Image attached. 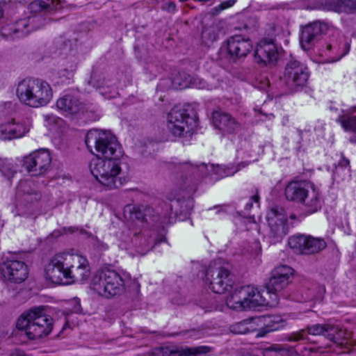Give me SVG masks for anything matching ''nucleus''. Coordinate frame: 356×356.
I'll use <instances>...</instances> for the list:
<instances>
[{
    "label": "nucleus",
    "mask_w": 356,
    "mask_h": 356,
    "mask_svg": "<svg viewBox=\"0 0 356 356\" xmlns=\"http://www.w3.org/2000/svg\"><path fill=\"white\" fill-rule=\"evenodd\" d=\"M280 291H270L266 288V291L265 292V295L263 294L260 291V296L264 299V304L260 305L259 307L261 306H270V307H275L276 306L279 302V298L277 295V292Z\"/></svg>",
    "instance_id": "obj_36"
},
{
    "label": "nucleus",
    "mask_w": 356,
    "mask_h": 356,
    "mask_svg": "<svg viewBox=\"0 0 356 356\" xmlns=\"http://www.w3.org/2000/svg\"><path fill=\"white\" fill-rule=\"evenodd\" d=\"M278 350L279 352H284V350L282 348H279Z\"/></svg>",
    "instance_id": "obj_49"
},
{
    "label": "nucleus",
    "mask_w": 356,
    "mask_h": 356,
    "mask_svg": "<svg viewBox=\"0 0 356 356\" xmlns=\"http://www.w3.org/2000/svg\"><path fill=\"white\" fill-rule=\"evenodd\" d=\"M51 157L49 152L42 149L31 153L23 159V165L33 176L43 175L50 166Z\"/></svg>",
    "instance_id": "obj_13"
},
{
    "label": "nucleus",
    "mask_w": 356,
    "mask_h": 356,
    "mask_svg": "<svg viewBox=\"0 0 356 356\" xmlns=\"http://www.w3.org/2000/svg\"><path fill=\"white\" fill-rule=\"evenodd\" d=\"M193 121V119L186 113L184 108L176 106L168 115V129L174 136H181Z\"/></svg>",
    "instance_id": "obj_18"
},
{
    "label": "nucleus",
    "mask_w": 356,
    "mask_h": 356,
    "mask_svg": "<svg viewBox=\"0 0 356 356\" xmlns=\"http://www.w3.org/2000/svg\"><path fill=\"white\" fill-rule=\"evenodd\" d=\"M249 163L247 162H241L236 166L230 164L227 166H217L214 169L215 173L223 177L227 176L234 175L236 172L239 171L241 168L246 167Z\"/></svg>",
    "instance_id": "obj_31"
},
{
    "label": "nucleus",
    "mask_w": 356,
    "mask_h": 356,
    "mask_svg": "<svg viewBox=\"0 0 356 356\" xmlns=\"http://www.w3.org/2000/svg\"><path fill=\"white\" fill-rule=\"evenodd\" d=\"M328 8L336 13H349L356 8L354 0H329L327 3Z\"/></svg>",
    "instance_id": "obj_28"
},
{
    "label": "nucleus",
    "mask_w": 356,
    "mask_h": 356,
    "mask_svg": "<svg viewBox=\"0 0 356 356\" xmlns=\"http://www.w3.org/2000/svg\"><path fill=\"white\" fill-rule=\"evenodd\" d=\"M293 274V270L289 266L281 265L275 268L271 272V276L266 288L270 291H282L289 283V280Z\"/></svg>",
    "instance_id": "obj_21"
},
{
    "label": "nucleus",
    "mask_w": 356,
    "mask_h": 356,
    "mask_svg": "<svg viewBox=\"0 0 356 356\" xmlns=\"http://www.w3.org/2000/svg\"><path fill=\"white\" fill-rule=\"evenodd\" d=\"M259 196L257 194L252 196L249 202H248L245 205V209L250 210L252 207L253 202H256V203H259Z\"/></svg>",
    "instance_id": "obj_44"
},
{
    "label": "nucleus",
    "mask_w": 356,
    "mask_h": 356,
    "mask_svg": "<svg viewBox=\"0 0 356 356\" xmlns=\"http://www.w3.org/2000/svg\"><path fill=\"white\" fill-rule=\"evenodd\" d=\"M16 95L22 104L32 108H40L50 102L53 90L46 81L27 78L18 83Z\"/></svg>",
    "instance_id": "obj_2"
},
{
    "label": "nucleus",
    "mask_w": 356,
    "mask_h": 356,
    "mask_svg": "<svg viewBox=\"0 0 356 356\" xmlns=\"http://www.w3.org/2000/svg\"><path fill=\"white\" fill-rule=\"evenodd\" d=\"M211 289L216 293H224L232 288L233 281L229 271L224 268L220 259L211 263L206 272Z\"/></svg>",
    "instance_id": "obj_7"
},
{
    "label": "nucleus",
    "mask_w": 356,
    "mask_h": 356,
    "mask_svg": "<svg viewBox=\"0 0 356 356\" xmlns=\"http://www.w3.org/2000/svg\"><path fill=\"white\" fill-rule=\"evenodd\" d=\"M17 327L25 332L30 339L49 335L53 329V318L46 314L43 306L34 307L24 312L17 319Z\"/></svg>",
    "instance_id": "obj_3"
},
{
    "label": "nucleus",
    "mask_w": 356,
    "mask_h": 356,
    "mask_svg": "<svg viewBox=\"0 0 356 356\" xmlns=\"http://www.w3.org/2000/svg\"><path fill=\"white\" fill-rule=\"evenodd\" d=\"M181 171H186L187 173L196 175L197 176H204L207 175V166L205 163L199 165H193L188 163H184L179 166Z\"/></svg>",
    "instance_id": "obj_33"
},
{
    "label": "nucleus",
    "mask_w": 356,
    "mask_h": 356,
    "mask_svg": "<svg viewBox=\"0 0 356 356\" xmlns=\"http://www.w3.org/2000/svg\"><path fill=\"white\" fill-rule=\"evenodd\" d=\"M57 108L65 116L79 115L88 111V106L74 93H66L56 101Z\"/></svg>",
    "instance_id": "obj_16"
},
{
    "label": "nucleus",
    "mask_w": 356,
    "mask_h": 356,
    "mask_svg": "<svg viewBox=\"0 0 356 356\" xmlns=\"http://www.w3.org/2000/svg\"><path fill=\"white\" fill-rule=\"evenodd\" d=\"M139 229H134V225L131 223L129 225H124L117 233L118 238L125 243H131L134 245H138Z\"/></svg>",
    "instance_id": "obj_27"
},
{
    "label": "nucleus",
    "mask_w": 356,
    "mask_h": 356,
    "mask_svg": "<svg viewBox=\"0 0 356 356\" xmlns=\"http://www.w3.org/2000/svg\"><path fill=\"white\" fill-rule=\"evenodd\" d=\"M41 19L40 17L35 15L22 19L15 24L3 26L1 29V35L6 40H10L24 38L43 25L38 23Z\"/></svg>",
    "instance_id": "obj_9"
},
{
    "label": "nucleus",
    "mask_w": 356,
    "mask_h": 356,
    "mask_svg": "<svg viewBox=\"0 0 356 356\" xmlns=\"http://www.w3.org/2000/svg\"><path fill=\"white\" fill-rule=\"evenodd\" d=\"M337 122L341 124L345 131L356 133V116L352 115L349 110L343 111Z\"/></svg>",
    "instance_id": "obj_29"
},
{
    "label": "nucleus",
    "mask_w": 356,
    "mask_h": 356,
    "mask_svg": "<svg viewBox=\"0 0 356 356\" xmlns=\"http://www.w3.org/2000/svg\"><path fill=\"white\" fill-rule=\"evenodd\" d=\"M172 213L171 212V213L168 215V218H165V219L163 220V223L170 222V219L172 218V216H171V215H172Z\"/></svg>",
    "instance_id": "obj_48"
},
{
    "label": "nucleus",
    "mask_w": 356,
    "mask_h": 356,
    "mask_svg": "<svg viewBox=\"0 0 356 356\" xmlns=\"http://www.w3.org/2000/svg\"><path fill=\"white\" fill-rule=\"evenodd\" d=\"M332 329V326L326 324H315L307 326V330H301L296 332L291 333L288 337V340L292 342L307 341V334L321 335Z\"/></svg>",
    "instance_id": "obj_26"
},
{
    "label": "nucleus",
    "mask_w": 356,
    "mask_h": 356,
    "mask_svg": "<svg viewBox=\"0 0 356 356\" xmlns=\"http://www.w3.org/2000/svg\"><path fill=\"white\" fill-rule=\"evenodd\" d=\"M312 182L301 180L290 181L285 187L284 195L287 200L300 203Z\"/></svg>",
    "instance_id": "obj_24"
},
{
    "label": "nucleus",
    "mask_w": 356,
    "mask_h": 356,
    "mask_svg": "<svg viewBox=\"0 0 356 356\" xmlns=\"http://www.w3.org/2000/svg\"><path fill=\"white\" fill-rule=\"evenodd\" d=\"M328 29L327 24L319 21L314 22L305 26L301 33L300 44L305 50H308L314 45L316 38Z\"/></svg>",
    "instance_id": "obj_22"
},
{
    "label": "nucleus",
    "mask_w": 356,
    "mask_h": 356,
    "mask_svg": "<svg viewBox=\"0 0 356 356\" xmlns=\"http://www.w3.org/2000/svg\"><path fill=\"white\" fill-rule=\"evenodd\" d=\"M253 330V325L250 319L235 323L230 326V331L236 334H244Z\"/></svg>",
    "instance_id": "obj_34"
},
{
    "label": "nucleus",
    "mask_w": 356,
    "mask_h": 356,
    "mask_svg": "<svg viewBox=\"0 0 356 356\" xmlns=\"http://www.w3.org/2000/svg\"><path fill=\"white\" fill-rule=\"evenodd\" d=\"M209 351L207 346H197L192 348H181L177 350V353L179 356H196L200 354L207 353Z\"/></svg>",
    "instance_id": "obj_35"
},
{
    "label": "nucleus",
    "mask_w": 356,
    "mask_h": 356,
    "mask_svg": "<svg viewBox=\"0 0 356 356\" xmlns=\"http://www.w3.org/2000/svg\"><path fill=\"white\" fill-rule=\"evenodd\" d=\"M264 302L260 291L249 285L236 288L226 300L227 307L236 311L255 309Z\"/></svg>",
    "instance_id": "obj_5"
},
{
    "label": "nucleus",
    "mask_w": 356,
    "mask_h": 356,
    "mask_svg": "<svg viewBox=\"0 0 356 356\" xmlns=\"http://www.w3.org/2000/svg\"><path fill=\"white\" fill-rule=\"evenodd\" d=\"M334 343L337 344V345H339L341 346V348H346V349H348L347 347H346V345H347V343H348V341L346 339H342L341 341H338L336 337H334Z\"/></svg>",
    "instance_id": "obj_45"
},
{
    "label": "nucleus",
    "mask_w": 356,
    "mask_h": 356,
    "mask_svg": "<svg viewBox=\"0 0 356 356\" xmlns=\"http://www.w3.org/2000/svg\"><path fill=\"white\" fill-rule=\"evenodd\" d=\"M212 122L214 127L223 134H236L241 127V123L234 117L222 111L212 113Z\"/></svg>",
    "instance_id": "obj_19"
},
{
    "label": "nucleus",
    "mask_w": 356,
    "mask_h": 356,
    "mask_svg": "<svg viewBox=\"0 0 356 356\" xmlns=\"http://www.w3.org/2000/svg\"><path fill=\"white\" fill-rule=\"evenodd\" d=\"M29 131V129L22 123L14 121L0 124V140H8L22 137Z\"/></svg>",
    "instance_id": "obj_25"
},
{
    "label": "nucleus",
    "mask_w": 356,
    "mask_h": 356,
    "mask_svg": "<svg viewBox=\"0 0 356 356\" xmlns=\"http://www.w3.org/2000/svg\"><path fill=\"white\" fill-rule=\"evenodd\" d=\"M309 78L307 67L300 62L293 60L286 65L283 81L289 88L303 86Z\"/></svg>",
    "instance_id": "obj_14"
},
{
    "label": "nucleus",
    "mask_w": 356,
    "mask_h": 356,
    "mask_svg": "<svg viewBox=\"0 0 356 356\" xmlns=\"http://www.w3.org/2000/svg\"><path fill=\"white\" fill-rule=\"evenodd\" d=\"M236 2V0H226L221 2L212 9L213 14L218 15L221 11L233 6Z\"/></svg>",
    "instance_id": "obj_40"
},
{
    "label": "nucleus",
    "mask_w": 356,
    "mask_h": 356,
    "mask_svg": "<svg viewBox=\"0 0 356 356\" xmlns=\"http://www.w3.org/2000/svg\"><path fill=\"white\" fill-rule=\"evenodd\" d=\"M125 211H129L132 215L134 214V218L139 220L142 218V214L139 211L138 207L135 206L128 205L125 207Z\"/></svg>",
    "instance_id": "obj_41"
},
{
    "label": "nucleus",
    "mask_w": 356,
    "mask_h": 356,
    "mask_svg": "<svg viewBox=\"0 0 356 356\" xmlns=\"http://www.w3.org/2000/svg\"><path fill=\"white\" fill-rule=\"evenodd\" d=\"M200 88H204V85L200 83Z\"/></svg>",
    "instance_id": "obj_50"
},
{
    "label": "nucleus",
    "mask_w": 356,
    "mask_h": 356,
    "mask_svg": "<svg viewBox=\"0 0 356 356\" xmlns=\"http://www.w3.org/2000/svg\"><path fill=\"white\" fill-rule=\"evenodd\" d=\"M323 53L326 55L328 54V53L334 54L335 56L332 59V62L340 60L345 54H347V52H344L343 54L338 53V45L337 42L326 44Z\"/></svg>",
    "instance_id": "obj_39"
},
{
    "label": "nucleus",
    "mask_w": 356,
    "mask_h": 356,
    "mask_svg": "<svg viewBox=\"0 0 356 356\" xmlns=\"http://www.w3.org/2000/svg\"><path fill=\"white\" fill-rule=\"evenodd\" d=\"M222 48H225L229 59L236 61L249 54L253 45L251 40L241 35H235L228 38Z\"/></svg>",
    "instance_id": "obj_15"
},
{
    "label": "nucleus",
    "mask_w": 356,
    "mask_h": 356,
    "mask_svg": "<svg viewBox=\"0 0 356 356\" xmlns=\"http://www.w3.org/2000/svg\"><path fill=\"white\" fill-rule=\"evenodd\" d=\"M65 254H56L51 258L45 268L46 278L53 283L61 284L64 280L67 282L65 276Z\"/></svg>",
    "instance_id": "obj_20"
},
{
    "label": "nucleus",
    "mask_w": 356,
    "mask_h": 356,
    "mask_svg": "<svg viewBox=\"0 0 356 356\" xmlns=\"http://www.w3.org/2000/svg\"><path fill=\"white\" fill-rule=\"evenodd\" d=\"M202 38L206 44H209L218 40V34L214 27L204 28L202 33Z\"/></svg>",
    "instance_id": "obj_38"
},
{
    "label": "nucleus",
    "mask_w": 356,
    "mask_h": 356,
    "mask_svg": "<svg viewBox=\"0 0 356 356\" xmlns=\"http://www.w3.org/2000/svg\"><path fill=\"white\" fill-rule=\"evenodd\" d=\"M52 3V0H35L29 3L28 9L31 13H47L53 8Z\"/></svg>",
    "instance_id": "obj_30"
},
{
    "label": "nucleus",
    "mask_w": 356,
    "mask_h": 356,
    "mask_svg": "<svg viewBox=\"0 0 356 356\" xmlns=\"http://www.w3.org/2000/svg\"><path fill=\"white\" fill-rule=\"evenodd\" d=\"M288 243L295 252L301 254H314L326 247V243L323 239L305 235L291 236Z\"/></svg>",
    "instance_id": "obj_12"
},
{
    "label": "nucleus",
    "mask_w": 356,
    "mask_h": 356,
    "mask_svg": "<svg viewBox=\"0 0 356 356\" xmlns=\"http://www.w3.org/2000/svg\"><path fill=\"white\" fill-rule=\"evenodd\" d=\"M0 172L9 179L17 172V170L9 160L0 159Z\"/></svg>",
    "instance_id": "obj_37"
},
{
    "label": "nucleus",
    "mask_w": 356,
    "mask_h": 356,
    "mask_svg": "<svg viewBox=\"0 0 356 356\" xmlns=\"http://www.w3.org/2000/svg\"><path fill=\"white\" fill-rule=\"evenodd\" d=\"M163 9L170 13L175 12L176 10V5L174 2L168 1L163 3Z\"/></svg>",
    "instance_id": "obj_43"
},
{
    "label": "nucleus",
    "mask_w": 356,
    "mask_h": 356,
    "mask_svg": "<svg viewBox=\"0 0 356 356\" xmlns=\"http://www.w3.org/2000/svg\"><path fill=\"white\" fill-rule=\"evenodd\" d=\"M339 165L341 167L346 168L350 165V161L348 159L342 156L341 160L339 161Z\"/></svg>",
    "instance_id": "obj_46"
},
{
    "label": "nucleus",
    "mask_w": 356,
    "mask_h": 356,
    "mask_svg": "<svg viewBox=\"0 0 356 356\" xmlns=\"http://www.w3.org/2000/svg\"><path fill=\"white\" fill-rule=\"evenodd\" d=\"M40 199V193L31 181H20L16 191V215L29 217L35 214V204Z\"/></svg>",
    "instance_id": "obj_6"
},
{
    "label": "nucleus",
    "mask_w": 356,
    "mask_h": 356,
    "mask_svg": "<svg viewBox=\"0 0 356 356\" xmlns=\"http://www.w3.org/2000/svg\"><path fill=\"white\" fill-rule=\"evenodd\" d=\"M267 221L270 227L269 237L271 243L281 241L288 232L287 218L283 209L271 208L267 213Z\"/></svg>",
    "instance_id": "obj_11"
},
{
    "label": "nucleus",
    "mask_w": 356,
    "mask_h": 356,
    "mask_svg": "<svg viewBox=\"0 0 356 356\" xmlns=\"http://www.w3.org/2000/svg\"><path fill=\"white\" fill-rule=\"evenodd\" d=\"M0 271L6 280L13 283L24 282L29 273L28 266L17 254L8 257L0 265Z\"/></svg>",
    "instance_id": "obj_10"
},
{
    "label": "nucleus",
    "mask_w": 356,
    "mask_h": 356,
    "mask_svg": "<svg viewBox=\"0 0 356 356\" xmlns=\"http://www.w3.org/2000/svg\"><path fill=\"white\" fill-rule=\"evenodd\" d=\"M24 355V352L20 350H15V351L12 354V356H23Z\"/></svg>",
    "instance_id": "obj_47"
},
{
    "label": "nucleus",
    "mask_w": 356,
    "mask_h": 356,
    "mask_svg": "<svg viewBox=\"0 0 356 356\" xmlns=\"http://www.w3.org/2000/svg\"><path fill=\"white\" fill-rule=\"evenodd\" d=\"M65 257L67 283L82 282L89 277V263L85 257L70 254H65Z\"/></svg>",
    "instance_id": "obj_8"
},
{
    "label": "nucleus",
    "mask_w": 356,
    "mask_h": 356,
    "mask_svg": "<svg viewBox=\"0 0 356 356\" xmlns=\"http://www.w3.org/2000/svg\"><path fill=\"white\" fill-rule=\"evenodd\" d=\"M254 58L258 63L274 64L279 58V49L274 38H263L256 47Z\"/></svg>",
    "instance_id": "obj_17"
},
{
    "label": "nucleus",
    "mask_w": 356,
    "mask_h": 356,
    "mask_svg": "<svg viewBox=\"0 0 356 356\" xmlns=\"http://www.w3.org/2000/svg\"><path fill=\"white\" fill-rule=\"evenodd\" d=\"M91 287L102 296L113 297L124 291L125 278L114 270L102 269L94 275Z\"/></svg>",
    "instance_id": "obj_4"
},
{
    "label": "nucleus",
    "mask_w": 356,
    "mask_h": 356,
    "mask_svg": "<svg viewBox=\"0 0 356 356\" xmlns=\"http://www.w3.org/2000/svg\"><path fill=\"white\" fill-rule=\"evenodd\" d=\"M264 323L267 332L278 330L285 326V321L280 316H268L264 317Z\"/></svg>",
    "instance_id": "obj_32"
},
{
    "label": "nucleus",
    "mask_w": 356,
    "mask_h": 356,
    "mask_svg": "<svg viewBox=\"0 0 356 356\" xmlns=\"http://www.w3.org/2000/svg\"><path fill=\"white\" fill-rule=\"evenodd\" d=\"M140 243H143L144 247L137 248L136 251L140 255H145L149 250V247L147 245V241L145 238H140Z\"/></svg>",
    "instance_id": "obj_42"
},
{
    "label": "nucleus",
    "mask_w": 356,
    "mask_h": 356,
    "mask_svg": "<svg viewBox=\"0 0 356 356\" xmlns=\"http://www.w3.org/2000/svg\"><path fill=\"white\" fill-rule=\"evenodd\" d=\"M85 143L97 157L90 163V170L95 179L108 190L121 186L119 175L122 171V147L112 134L99 129L90 130Z\"/></svg>",
    "instance_id": "obj_1"
},
{
    "label": "nucleus",
    "mask_w": 356,
    "mask_h": 356,
    "mask_svg": "<svg viewBox=\"0 0 356 356\" xmlns=\"http://www.w3.org/2000/svg\"><path fill=\"white\" fill-rule=\"evenodd\" d=\"M300 204L303 205L305 211L309 214L316 213L321 209L322 206L321 192L313 183H311Z\"/></svg>",
    "instance_id": "obj_23"
}]
</instances>
